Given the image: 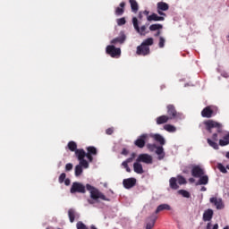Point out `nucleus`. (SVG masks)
<instances>
[{
  "label": "nucleus",
  "instance_id": "60",
  "mask_svg": "<svg viewBox=\"0 0 229 229\" xmlns=\"http://www.w3.org/2000/svg\"><path fill=\"white\" fill-rule=\"evenodd\" d=\"M225 76V78H228V75L227 74H225V75H224Z\"/></svg>",
  "mask_w": 229,
  "mask_h": 229
},
{
  "label": "nucleus",
  "instance_id": "44",
  "mask_svg": "<svg viewBox=\"0 0 229 229\" xmlns=\"http://www.w3.org/2000/svg\"><path fill=\"white\" fill-rule=\"evenodd\" d=\"M147 148L150 151H155V149H157V147L156 144L148 143V144H147Z\"/></svg>",
  "mask_w": 229,
  "mask_h": 229
},
{
  "label": "nucleus",
  "instance_id": "39",
  "mask_svg": "<svg viewBox=\"0 0 229 229\" xmlns=\"http://www.w3.org/2000/svg\"><path fill=\"white\" fill-rule=\"evenodd\" d=\"M81 167H84V169H89V162L85 159L79 160Z\"/></svg>",
  "mask_w": 229,
  "mask_h": 229
},
{
  "label": "nucleus",
  "instance_id": "13",
  "mask_svg": "<svg viewBox=\"0 0 229 229\" xmlns=\"http://www.w3.org/2000/svg\"><path fill=\"white\" fill-rule=\"evenodd\" d=\"M210 203L215 205L217 210H223L225 208V204L223 203V199H217V197H212L209 199Z\"/></svg>",
  "mask_w": 229,
  "mask_h": 229
},
{
  "label": "nucleus",
  "instance_id": "23",
  "mask_svg": "<svg viewBox=\"0 0 229 229\" xmlns=\"http://www.w3.org/2000/svg\"><path fill=\"white\" fill-rule=\"evenodd\" d=\"M199 178L196 185H207L208 183V175L203 174Z\"/></svg>",
  "mask_w": 229,
  "mask_h": 229
},
{
  "label": "nucleus",
  "instance_id": "26",
  "mask_svg": "<svg viewBox=\"0 0 229 229\" xmlns=\"http://www.w3.org/2000/svg\"><path fill=\"white\" fill-rule=\"evenodd\" d=\"M155 223H157V216H152L148 218L146 229H152L155 226Z\"/></svg>",
  "mask_w": 229,
  "mask_h": 229
},
{
  "label": "nucleus",
  "instance_id": "28",
  "mask_svg": "<svg viewBox=\"0 0 229 229\" xmlns=\"http://www.w3.org/2000/svg\"><path fill=\"white\" fill-rule=\"evenodd\" d=\"M124 6H126V3H120V7H116L115 15H123L124 13Z\"/></svg>",
  "mask_w": 229,
  "mask_h": 229
},
{
  "label": "nucleus",
  "instance_id": "20",
  "mask_svg": "<svg viewBox=\"0 0 229 229\" xmlns=\"http://www.w3.org/2000/svg\"><path fill=\"white\" fill-rule=\"evenodd\" d=\"M156 153L158 157V160H164V157H165V152H164V147H157Z\"/></svg>",
  "mask_w": 229,
  "mask_h": 229
},
{
  "label": "nucleus",
  "instance_id": "45",
  "mask_svg": "<svg viewBox=\"0 0 229 229\" xmlns=\"http://www.w3.org/2000/svg\"><path fill=\"white\" fill-rule=\"evenodd\" d=\"M66 176L67 175L65 174V173H62L59 176V179H58L59 183H64V182L65 181Z\"/></svg>",
  "mask_w": 229,
  "mask_h": 229
},
{
  "label": "nucleus",
  "instance_id": "36",
  "mask_svg": "<svg viewBox=\"0 0 229 229\" xmlns=\"http://www.w3.org/2000/svg\"><path fill=\"white\" fill-rule=\"evenodd\" d=\"M207 140H208V144L211 148H213V149H219V145L216 141H214V140H212L210 139H208Z\"/></svg>",
  "mask_w": 229,
  "mask_h": 229
},
{
  "label": "nucleus",
  "instance_id": "6",
  "mask_svg": "<svg viewBox=\"0 0 229 229\" xmlns=\"http://www.w3.org/2000/svg\"><path fill=\"white\" fill-rule=\"evenodd\" d=\"M148 139H149V134L143 133L140 135L136 139V140H134V146H136V148H140V149H142V148L146 146V142H148Z\"/></svg>",
  "mask_w": 229,
  "mask_h": 229
},
{
  "label": "nucleus",
  "instance_id": "54",
  "mask_svg": "<svg viewBox=\"0 0 229 229\" xmlns=\"http://www.w3.org/2000/svg\"><path fill=\"white\" fill-rule=\"evenodd\" d=\"M135 157H137V154L132 153V154H131V157H129V158H131V160H132V162H133V159L135 158Z\"/></svg>",
  "mask_w": 229,
  "mask_h": 229
},
{
  "label": "nucleus",
  "instance_id": "34",
  "mask_svg": "<svg viewBox=\"0 0 229 229\" xmlns=\"http://www.w3.org/2000/svg\"><path fill=\"white\" fill-rule=\"evenodd\" d=\"M141 44L143 46H145L146 47H149V46H153V44H154L153 38H148L145 39Z\"/></svg>",
  "mask_w": 229,
  "mask_h": 229
},
{
  "label": "nucleus",
  "instance_id": "27",
  "mask_svg": "<svg viewBox=\"0 0 229 229\" xmlns=\"http://www.w3.org/2000/svg\"><path fill=\"white\" fill-rule=\"evenodd\" d=\"M129 3L131 4V11L134 13H137V12H139V4L137 3V0H129Z\"/></svg>",
  "mask_w": 229,
  "mask_h": 229
},
{
  "label": "nucleus",
  "instance_id": "49",
  "mask_svg": "<svg viewBox=\"0 0 229 229\" xmlns=\"http://www.w3.org/2000/svg\"><path fill=\"white\" fill-rule=\"evenodd\" d=\"M212 140H215V142H217L218 139H217V133H214L212 136Z\"/></svg>",
  "mask_w": 229,
  "mask_h": 229
},
{
  "label": "nucleus",
  "instance_id": "19",
  "mask_svg": "<svg viewBox=\"0 0 229 229\" xmlns=\"http://www.w3.org/2000/svg\"><path fill=\"white\" fill-rule=\"evenodd\" d=\"M75 156L77 157L78 160H83L85 159V157H87V152L83 148L75 150Z\"/></svg>",
  "mask_w": 229,
  "mask_h": 229
},
{
  "label": "nucleus",
  "instance_id": "59",
  "mask_svg": "<svg viewBox=\"0 0 229 229\" xmlns=\"http://www.w3.org/2000/svg\"><path fill=\"white\" fill-rule=\"evenodd\" d=\"M224 229H229V226H228V225H226L225 227H224Z\"/></svg>",
  "mask_w": 229,
  "mask_h": 229
},
{
  "label": "nucleus",
  "instance_id": "9",
  "mask_svg": "<svg viewBox=\"0 0 229 229\" xmlns=\"http://www.w3.org/2000/svg\"><path fill=\"white\" fill-rule=\"evenodd\" d=\"M205 174V170L199 165H194L191 168V176L193 178H199Z\"/></svg>",
  "mask_w": 229,
  "mask_h": 229
},
{
  "label": "nucleus",
  "instance_id": "40",
  "mask_svg": "<svg viewBox=\"0 0 229 229\" xmlns=\"http://www.w3.org/2000/svg\"><path fill=\"white\" fill-rule=\"evenodd\" d=\"M177 182L179 185H185V183H187V180H185L184 177L182 175L177 176Z\"/></svg>",
  "mask_w": 229,
  "mask_h": 229
},
{
  "label": "nucleus",
  "instance_id": "31",
  "mask_svg": "<svg viewBox=\"0 0 229 229\" xmlns=\"http://www.w3.org/2000/svg\"><path fill=\"white\" fill-rule=\"evenodd\" d=\"M164 28L163 24L160 23H155L149 26V30L150 31H158V30H162Z\"/></svg>",
  "mask_w": 229,
  "mask_h": 229
},
{
  "label": "nucleus",
  "instance_id": "7",
  "mask_svg": "<svg viewBox=\"0 0 229 229\" xmlns=\"http://www.w3.org/2000/svg\"><path fill=\"white\" fill-rule=\"evenodd\" d=\"M106 53L109 55L111 58H119V56H121V48H117L114 45H108L106 48Z\"/></svg>",
  "mask_w": 229,
  "mask_h": 229
},
{
  "label": "nucleus",
  "instance_id": "22",
  "mask_svg": "<svg viewBox=\"0 0 229 229\" xmlns=\"http://www.w3.org/2000/svg\"><path fill=\"white\" fill-rule=\"evenodd\" d=\"M151 137L156 140V142H159L161 146H164L165 144V139H164L162 135L152 134Z\"/></svg>",
  "mask_w": 229,
  "mask_h": 229
},
{
  "label": "nucleus",
  "instance_id": "50",
  "mask_svg": "<svg viewBox=\"0 0 229 229\" xmlns=\"http://www.w3.org/2000/svg\"><path fill=\"white\" fill-rule=\"evenodd\" d=\"M128 153H130V152L128 151V149L123 148V150H122V155H124V156L126 157V155H128Z\"/></svg>",
  "mask_w": 229,
  "mask_h": 229
},
{
  "label": "nucleus",
  "instance_id": "35",
  "mask_svg": "<svg viewBox=\"0 0 229 229\" xmlns=\"http://www.w3.org/2000/svg\"><path fill=\"white\" fill-rule=\"evenodd\" d=\"M75 214H76V212L74 211V209L68 210V216H69L71 223H74Z\"/></svg>",
  "mask_w": 229,
  "mask_h": 229
},
{
  "label": "nucleus",
  "instance_id": "57",
  "mask_svg": "<svg viewBox=\"0 0 229 229\" xmlns=\"http://www.w3.org/2000/svg\"><path fill=\"white\" fill-rule=\"evenodd\" d=\"M139 19H142V12L139 13Z\"/></svg>",
  "mask_w": 229,
  "mask_h": 229
},
{
  "label": "nucleus",
  "instance_id": "1",
  "mask_svg": "<svg viewBox=\"0 0 229 229\" xmlns=\"http://www.w3.org/2000/svg\"><path fill=\"white\" fill-rule=\"evenodd\" d=\"M87 191H89L91 198L88 199V203L89 205L99 203V199H102L103 201H110V199L106 198L103 192L99 191V190L90 184H86L85 187V185H83L81 182H74L72 184L70 192L71 194H76V192L79 194H85Z\"/></svg>",
  "mask_w": 229,
  "mask_h": 229
},
{
  "label": "nucleus",
  "instance_id": "2",
  "mask_svg": "<svg viewBox=\"0 0 229 229\" xmlns=\"http://www.w3.org/2000/svg\"><path fill=\"white\" fill-rule=\"evenodd\" d=\"M166 117L170 121H182V119H183V114L176 111V106L173 104L166 106Z\"/></svg>",
  "mask_w": 229,
  "mask_h": 229
},
{
  "label": "nucleus",
  "instance_id": "43",
  "mask_svg": "<svg viewBox=\"0 0 229 229\" xmlns=\"http://www.w3.org/2000/svg\"><path fill=\"white\" fill-rule=\"evenodd\" d=\"M76 226H77V229H89V227L85 225L83 222H78Z\"/></svg>",
  "mask_w": 229,
  "mask_h": 229
},
{
  "label": "nucleus",
  "instance_id": "4",
  "mask_svg": "<svg viewBox=\"0 0 229 229\" xmlns=\"http://www.w3.org/2000/svg\"><path fill=\"white\" fill-rule=\"evenodd\" d=\"M217 114V107L214 106H208L203 108L201 111V116L206 119H210L214 117V115H216Z\"/></svg>",
  "mask_w": 229,
  "mask_h": 229
},
{
  "label": "nucleus",
  "instance_id": "18",
  "mask_svg": "<svg viewBox=\"0 0 229 229\" xmlns=\"http://www.w3.org/2000/svg\"><path fill=\"white\" fill-rule=\"evenodd\" d=\"M133 170L137 174H144V168L142 167L140 162L136 161L133 164Z\"/></svg>",
  "mask_w": 229,
  "mask_h": 229
},
{
  "label": "nucleus",
  "instance_id": "58",
  "mask_svg": "<svg viewBox=\"0 0 229 229\" xmlns=\"http://www.w3.org/2000/svg\"><path fill=\"white\" fill-rule=\"evenodd\" d=\"M226 158H229V151L225 154Z\"/></svg>",
  "mask_w": 229,
  "mask_h": 229
},
{
  "label": "nucleus",
  "instance_id": "32",
  "mask_svg": "<svg viewBox=\"0 0 229 229\" xmlns=\"http://www.w3.org/2000/svg\"><path fill=\"white\" fill-rule=\"evenodd\" d=\"M164 129L165 130V131H169L171 133H174V131H176V127H174V125L172 124H165L164 126Z\"/></svg>",
  "mask_w": 229,
  "mask_h": 229
},
{
  "label": "nucleus",
  "instance_id": "55",
  "mask_svg": "<svg viewBox=\"0 0 229 229\" xmlns=\"http://www.w3.org/2000/svg\"><path fill=\"white\" fill-rule=\"evenodd\" d=\"M201 192H205L207 191V187L205 186H202L201 189H200Z\"/></svg>",
  "mask_w": 229,
  "mask_h": 229
},
{
  "label": "nucleus",
  "instance_id": "46",
  "mask_svg": "<svg viewBox=\"0 0 229 229\" xmlns=\"http://www.w3.org/2000/svg\"><path fill=\"white\" fill-rule=\"evenodd\" d=\"M218 169L221 173H224V174H226L228 173V171H226V167H225V165H223L222 164H219L218 165Z\"/></svg>",
  "mask_w": 229,
  "mask_h": 229
},
{
  "label": "nucleus",
  "instance_id": "8",
  "mask_svg": "<svg viewBox=\"0 0 229 229\" xmlns=\"http://www.w3.org/2000/svg\"><path fill=\"white\" fill-rule=\"evenodd\" d=\"M169 10V4L165 2H158L157 4V12L158 15H162L163 17H166V14L164 12H167Z\"/></svg>",
  "mask_w": 229,
  "mask_h": 229
},
{
  "label": "nucleus",
  "instance_id": "21",
  "mask_svg": "<svg viewBox=\"0 0 229 229\" xmlns=\"http://www.w3.org/2000/svg\"><path fill=\"white\" fill-rule=\"evenodd\" d=\"M169 121H171L167 115L165 114H163L161 116H158L157 119H156V123L157 124H165V123H168Z\"/></svg>",
  "mask_w": 229,
  "mask_h": 229
},
{
  "label": "nucleus",
  "instance_id": "48",
  "mask_svg": "<svg viewBox=\"0 0 229 229\" xmlns=\"http://www.w3.org/2000/svg\"><path fill=\"white\" fill-rule=\"evenodd\" d=\"M106 135H112L114 133V128H108L106 130Z\"/></svg>",
  "mask_w": 229,
  "mask_h": 229
},
{
  "label": "nucleus",
  "instance_id": "10",
  "mask_svg": "<svg viewBox=\"0 0 229 229\" xmlns=\"http://www.w3.org/2000/svg\"><path fill=\"white\" fill-rule=\"evenodd\" d=\"M150 50H149V47H146L145 45H143L142 43L140 44V46L137 47V51L136 54L139 55L140 56H148V55H149Z\"/></svg>",
  "mask_w": 229,
  "mask_h": 229
},
{
  "label": "nucleus",
  "instance_id": "17",
  "mask_svg": "<svg viewBox=\"0 0 229 229\" xmlns=\"http://www.w3.org/2000/svg\"><path fill=\"white\" fill-rule=\"evenodd\" d=\"M213 217H214V210L208 208L204 211L203 217H202L203 221H205V222L212 221Z\"/></svg>",
  "mask_w": 229,
  "mask_h": 229
},
{
  "label": "nucleus",
  "instance_id": "29",
  "mask_svg": "<svg viewBox=\"0 0 229 229\" xmlns=\"http://www.w3.org/2000/svg\"><path fill=\"white\" fill-rule=\"evenodd\" d=\"M178 182V180H176V178L174 177H172L170 178V187L174 190V191H176L179 189L180 186H178V183L176 182Z\"/></svg>",
  "mask_w": 229,
  "mask_h": 229
},
{
  "label": "nucleus",
  "instance_id": "37",
  "mask_svg": "<svg viewBox=\"0 0 229 229\" xmlns=\"http://www.w3.org/2000/svg\"><path fill=\"white\" fill-rule=\"evenodd\" d=\"M81 173H83V168L81 167V165H77L75 166V176H81Z\"/></svg>",
  "mask_w": 229,
  "mask_h": 229
},
{
  "label": "nucleus",
  "instance_id": "12",
  "mask_svg": "<svg viewBox=\"0 0 229 229\" xmlns=\"http://www.w3.org/2000/svg\"><path fill=\"white\" fill-rule=\"evenodd\" d=\"M87 152L86 155H87V158L89 160V162H93L94 160V157L92 156H96L98 155V148H96V147H93V146H89V147H87Z\"/></svg>",
  "mask_w": 229,
  "mask_h": 229
},
{
  "label": "nucleus",
  "instance_id": "15",
  "mask_svg": "<svg viewBox=\"0 0 229 229\" xmlns=\"http://www.w3.org/2000/svg\"><path fill=\"white\" fill-rule=\"evenodd\" d=\"M126 41V34L124 32L120 33V36L111 40V44H124Z\"/></svg>",
  "mask_w": 229,
  "mask_h": 229
},
{
  "label": "nucleus",
  "instance_id": "33",
  "mask_svg": "<svg viewBox=\"0 0 229 229\" xmlns=\"http://www.w3.org/2000/svg\"><path fill=\"white\" fill-rule=\"evenodd\" d=\"M68 149H70V151L76 152V150H78V145L74 141H70L68 142Z\"/></svg>",
  "mask_w": 229,
  "mask_h": 229
},
{
  "label": "nucleus",
  "instance_id": "41",
  "mask_svg": "<svg viewBox=\"0 0 229 229\" xmlns=\"http://www.w3.org/2000/svg\"><path fill=\"white\" fill-rule=\"evenodd\" d=\"M165 38H164V37H160L158 47H160L162 49L163 47H165Z\"/></svg>",
  "mask_w": 229,
  "mask_h": 229
},
{
  "label": "nucleus",
  "instance_id": "42",
  "mask_svg": "<svg viewBox=\"0 0 229 229\" xmlns=\"http://www.w3.org/2000/svg\"><path fill=\"white\" fill-rule=\"evenodd\" d=\"M118 26H124L126 24V19L125 18H119L116 21Z\"/></svg>",
  "mask_w": 229,
  "mask_h": 229
},
{
  "label": "nucleus",
  "instance_id": "53",
  "mask_svg": "<svg viewBox=\"0 0 229 229\" xmlns=\"http://www.w3.org/2000/svg\"><path fill=\"white\" fill-rule=\"evenodd\" d=\"M143 14L146 15L147 17H149V11L145 10L143 12Z\"/></svg>",
  "mask_w": 229,
  "mask_h": 229
},
{
  "label": "nucleus",
  "instance_id": "56",
  "mask_svg": "<svg viewBox=\"0 0 229 229\" xmlns=\"http://www.w3.org/2000/svg\"><path fill=\"white\" fill-rule=\"evenodd\" d=\"M189 182H190L191 183H194L195 180H194V178H190V179H189Z\"/></svg>",
  "mask_w": 229,
  "mask_h": 229
},
{
  "label": "nucleus",
  "instance_id": "25",
  "mask_svg": "<svg viewBox=\"0 0 229 229\" xmlns=\"http://www.w3.org/2000/svg\"><path fill=\"white\" fill-rule=\"evenodd\" d=\"M131 158H127L125 161L122 163V167H123V169H125L127 173H131V169L128 165L129 164H131Z\"/></svg>",
  "mask_w": 229,
  "mask_h": 229
},
{
  "label": "nucleus",
  "instance_id": "52",
  "mask_svg": "<svg viewBox=\"0 0 229 229\" xmlns=\"http://www.w3.org/2000/svg\"><path fill=\"white\" fill-rule=\"evenodd\" d=\"M162 33V31H160V30H158L157 31V33L154 35V37H160V34Z\"/></svg>",
  "mask_w": 229,
  "mask_h": 229
},
{
  "label": "nucleus",
  "instance_id": "14",
  "mask_svg": "<svg viewBox=\"0 0 229 229\" xmlns=\"http://www.w3.org/2000/svg\"><path fill=\"white\" fill-rule=\"evenodd\" d=\"M136 183H137V179L135 178L124 179L123 182V187L125 189H131L132 187H135Z\"/></svg>",
  "mask_w": 229,
  "mask_h": 229
},
{
  "label": "nucleus",
  "instance_id": "16",
  "mask_svg": "<svg viewBox=\"0 0 229 229\" xmlns=\"http://www.w3.org/2000/svg\"><path fill=\"white\" fill-rule=\"evenodd\" d=\"M147 21H148V22L153 21L154 22H158L160 21H165V18H164V16H158V14L153 13L151 15L147 17Z\"/></svg>",
  "mask_w": 229,
  "mask_h": 229
},
{
  "label": "nucleus",
  "instance_id": "47",
  "mask_svg": "<svg viewBox=\"0 0 229 229\" xmlns=\"http://www.w3.org/2000/svg\"><path fill=\"white\" fill-rule=\"evenodd\" d=\"M72 163H68L65 165V171L69 172V171H72Z\"/></svg>",
  "mask_w": 229,
  "mask_h": 229
},
{
  "label": "nucleus",
  "instance_id": "5",
  "mask_svg": "<svg viewBox=\"0 0 229 229\" xmlns=\"http://www.w3.org/2000/svg\"><path fill=\"white\" fill-rule=\"evenodd\" d=\"M132 24H133L134 30L137 31V33H139V35L144 36L146 35V33H149V31L146 32L148 26H149L148 23L141 27H139V20L136 17H133Z\"/></svg>",
  "mask_w": 229,
  "mask_h": 229
},
{
  "label": "nucleus",
  "instance_id": "51",
  "mask_svg": "<svg viewBox=\"0 0 229 229\" xmlns=\"http://www.w3.org/2000/svg\"><path fill=\"white\" fill-rule=\"evenodd\" d=\"M64 184H65L66 186L71 185V179H64Z\"/></svg>",
  "mask_w": 229,
  "mask_h": 229
},
{
  "label": "nucleus",
  "instance_id": "30",
  "mask_svg": "<svg viewBox=\"0 0 229 229\" xmlns=\"http://www.w3.org/2000/svg\"><path fill=\"white\" fill-rule=\"evenodd\" d=\"M229 144V132L223 137V140H219V146H228Z\"/></svg>",
  "mask_w": 229,
  "mask_h": 229
},
{
  "label": "nucleus",
  "instance_id": "3",
  "mask_svg": "<svg viewBox=\"0 0 229 229\" xmlns=\"http://www.w3.org/2000/svg\"><path fill=\"white\" fill-rule=\"evenodd\" d=\"M204 125L206 126L207 131L209 133H212V130H214V128L216 129L217 133L223 132V124H221L219 122H216L214 120H207L204 122Z\"/></svg>",
  "mask_w": 229,
  "mask_h": 229
},
{
  "label": "nucleus",
  "instance_id": "38",
  "mask_svg": "<svg viewBox=\"0 0 229 229\" xmlns=\"http://www.w3.org/2000/svg\"><path fill=\"white\" fill-rule=\"evenodd\" d=\"M178 193L181 194L183 198H191V193L185 190H179Z\"/></svg>",
  "mask_w": 229,
  "mask_h": 229
},
{
  "label": "nucleus",
  "instance_id": "24",
  "mask_svg": "<svg viewBox=\"0 0 229 229\" xmlns=\"http://www.w3.org/2000/svg\"><path fill=\"white\" fill-rule=\"evenodd\" d=\"M163 210H171V206H169L168 204H161L157 208L155 214H158Z\"/></svg>",
  "mask_w": 229,
  "mask_h": 229
},
{
  "label": "nucleus",
  "instance_id": "11",
  "mask_svg": "<svg viewBox=\"0 0 229 229\" xmlns=\"http://www.w3.org/2000/svg\"><path fill=\"white\" fill-rule=\"evenodd\" d=\"M136 162H143V164H153V157L149 154L139 155Z\"/></svg>",
  "mask_w": 229,
  "mask_h": 229
}]
</instances>
